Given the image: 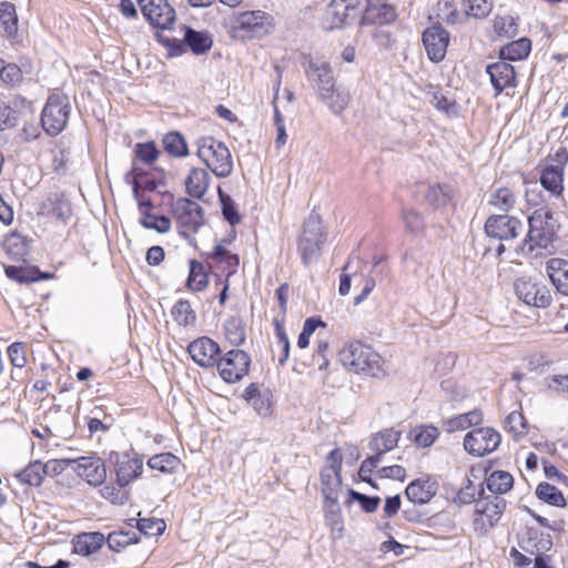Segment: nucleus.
Instances as JSON below:
<instances>
[{"label": "nucleus", "mask_w": 568, "mask_h": 568, "mask_svg": "<svg viewBox=\"0 0 568 568\" xmlns=\"http://www.w3.org/2000/svg\"><path fill=\"white\" fill-rule=\"evenodd\" d=\"M339 361L348 371L373 377L384 376L383 358L371 346L355 341L339 352Z\"/></svg>", "instance_id": "obj_1"}, {"label": "nucleus", "mask_w": 568, "mask_h": 568, "mask_svg": "<svg viewBox=\"0 0 568 568\" xmlns=\"http://www.w3.org/2000/svg\"><path fill=\"white\" fill-rule=\"evenodd\" d=\"M197 156L217 178H227L233 172L232 155L227 146L213 136L197 141Z\"/></svg>", "instance_id": "obj_2"}, {"label": "nucleus", "mask_w": 568, "mask_h": 568, "mask_svg": "<svg viewBox=\"0 0 568 568\" xmlns=\"http://www.w3.org/2000/svg\"><path fill=\"white\" fill-rule=\"evenodd\" d=\"M557 229V221L550 210H536L529 217V231L521 250L532 252L536 246L547 248L555 241Z\"/></svg>", "instance_id": "obj_3"}, {"label": "nucleus", "mask_w": 568, "mask_h": 568, "mask_svg": "<svg viewBox=\"0 0 568 568\" xmlns=\"http://www.w3.org/2000/svg\"><path fill=\"white\" fill-rule=\"evenodd\" d=\"M171 214L176 223L178 233L190 243L194 241L191 234L199 232L204 225V210L192 199L179 197L171 204Z\"/></svg>", "instance_id": "obj_4"}, {"label": "nucleus", "mask_w": 568, "mask_h": 568, "mask_svg": "<svg viewBox=\"0 0 568 568\" xmlns=\"http://www.w3.org/2000/svg\"><path fill=\"white\" fill-rule=\"evenodd\" d=\"M183 38H170L158 33V41L169 50L170 57H179L185 53L187 50L195 55L205 54L212 48L213 40L207 32L197 31L191 27H183Z\"/></svg>", "instance_id": "obj_5"}, {"label": "nucleus", "mask_w": 568, "mask_h": 568, "mask_svg": "<svg viewBox=\"0 0 568 568\" xmlns=\"http://www.w3.org/2000/svg\"><path fill=\"white\" fill-rule=\"evenodd\" d=\"M69 97L61 92H53L49 95L41 113V125L45 133L55 136L61 133L70 118Z\"/></svg>", "instance_id": "obj_6"}, {"label": "nucleus", "mask_w": 568, "mask_h": 568, "mask_svg": "<svg viewBox=\"0 0 568 568\" xmlns=\"http://www.w3.org/2000/svg\"><path fill=\"white\" fill-rule=\"evenodd\" d=\"M326 241L322 222L318 215L311 214L303 224V232L298 237V252L304 265L317 261L322 245Z\"/></svg>", "instance_id": "obj_7"}, {"label": "nucleus", "mask_w": 568, "mask_h": 568, "mask_svg": "<svg viewBox=\"0 0 568 568\" xmlns=\"http://www.w3.org/2000/svg\"><path fill=\"white\" fill-rule=\"evenodd\" d=\"M359 14V0H332L322 17V27L327 31L352 24Z\"/></svg>", "instance_id": "obj_8"}, {"label": "nucleus", "mask_w": 568, "mask_h": 568, "mask_svg": "<svg viewBox=\"0 0 568 568\" xmlns=\"http://www.w3.org/2000/svg\"><path fill=\"white\" fill-rule=\"evenodd\" d=\"M514 288L518 300L526 305L547 308L552 303V295L546 284L531 277L523 276L515 281Z\"/></svg>", "instance_id": "obj_9"}, {"label": "nucleus", "mask_w": 568, "mask_h": 568, "mask_svg": "<svg viewBox=\"0 0 568 568\" xmlns=\"http://www.w3.org/2000/svg\"><path fill=\"white\" fill-rule=\"evenodd\" d=\"M479 499L476 503V515L474 525L476 529L487 531L493 528L500 519L506 509V500L500 496H485L481 487L478 493Z\"/></svg>", "instance_id": "obj_10"}, {"label": "nucleus", "mask_w": 568, "mask_h": 568, "mask_svg": "<svg viewBox=\"0 0 568 568\" xmlns=\"http://www.w3.org/2000/svg\"><path fill=\"white\" fill-rule=\"evenodd\" d=\"M250 365V355L236 348L229 351L224 356H220L216 363L220 376L230 384L241 381L248 373Z\"/></svg>", "instance_id": "obj_11"}, {"label": "nucleus", "mask_w": 568, "mask_h": 568, "mask_svg": "<svg viewBox=\"0 0 568 568\" xmlns=\"http://www.w3.org/2000/svg\"><path fill=\"white\" fill-rule=\"evenodd\" d=\"M501 436L491 427H479L464 437V448L473 456L481 457L495 452L500 445Z\"/></svg>", "instance_id": "obj_12"}, {"label": "nucleus", "mask_w": 568, "mask_h": 568, "mask_svg": "<svg viewBox=\"0 0 568 568\" xmlns=\"http://www.w3.org/2000/svg\"><path fill=\"white\" fill-rule=\"evenodd\" d=\"M272 28L271 16L257 10L241 13L236 19L234 30L243 39H254L268 34Z\"/></svg>", "instance_id": "obj_13"}, {"label": "nucleus", "mask_w": 568, "mask_h": 568, "mask_svg": "<svg viewBox=\"0 0 568 568\" xmlns=\"http://www.w3.org/2000/svg\"><path fill=\"white\" fill-rule=\"evenodd\" d=\"M487 236L499 241L516 239L524 230V225L516 216L507 214L490 215L484 226Z\"/></svg>", "instance_id": "obj_14"}, {"label": "nucleus", "mask_w": 568, "mask_h": 568, "mask_svg": "<svg viewBox=\"0 0 568 568\" xmlns=\"http://www.w3.org/2000/svg\"><path fill=\"white\" fill-rule=\"evenodd\" d=\"M143 17L155 28L170 29L175 22L174 8L168 0H136Z\"/></svg>", "instance_id": "obj_15"}, {"label": "nucleus", "mask_w": 568, "mask_h": 568, "mask_svg": "<svg viewBox=\"0 0 568 568\" xmlns=\"http://www.w3.org/2000/svg\"><path fill=\"white\" fill-rule=\"evenodd\" d=\"M449 40V32L438 23L424 30L422 42L432 62L439 63L445 59Z\"/></svg>", "instance_id": "obj_16"}, {"label": "nucleus", "mask_w": 568, "mask_h": 568, "mask_svg": "<svg viewBox=\"0 0 568 568\" xmlns=\"http://www.w3.org/2000/svg\"><path fill=\"white\" fill-rule=\"evenodd\" d=\"M187 352L197 365L210 368L216 366L221 348L213 339L203 336L191 342Z\"/></svg>", "instance_id": "obj_17"}, {"label": "nucleus", "mask_w": 568, "mask_h": 568, "mask_svg": "<svg viewBox=\"0 0 568 568\" xmlns=\"http://www.w3.org/2000/svg\"><path fill=\"white\" fill-rule=\"evenodd\" d=\"M143 470V459L134 454L130 456L128 454L119 455L115 454V475L116 484L120 488H124L132 480L138 478Z\"/></svg>", "instance_id": "obj_18"}, {"label": "nucleus", "mask_w": 568, "mask_h": 568, "mask_svg": "<svg viewBox=\"0 0 568 568\" xmlns=\"http://www.w3.org/2000/svg\"><path fill=\"white\" fill-rule=\"evenodd\" d=\"M306 77L318 95L328 94V90L335 85L329 64L321 60H311L306 69Z\"/></svg>", "instance_id": "obj_19"}, {"label": "nucleus", "mask_w": 568, "mask_h": 568, "mask_svg": "<svg viewBox=\"0 0 568 568\" xmlns=\"http://www.w3.org/2000/svg\"><path fill=\"white\" fill-rule=\"evenodd\" d=\"M77 466L74 468L78 476L85 479L90 485H101L105 477L106 470L103 462L97 456H81L70 460Z\"/></svg>", "instance_id": "obj_20"}, {"label": "nucleus", "mask_w": 568, "mask_h": 568, "mask_svg": "<svg viewBox=\"0 0 568 568\" xmlns=\"http://www.w3.org/2000/svg\"><path fill=\"white\" fill-rule=\"evenodd\" d=\"M486 72L489 75L496 95L500 94L507 88H515L517 85L515 69L506 60L500 59L498 62L488 64Z\"/></svg>", "instance_id": "obj_21"}, {"label": "nucleus", "mask_w": 568, "mask_h": 568, "mask_svg": "<svg viewBox=\"0 0 568 568\" xmlns=\"http://www.w3.org/2000/svg\"><path fill=\"white\" fill-rule=\"evenodd\" d=\"M375 0H367L366 9L362 17V24H389L397 18L396 8L386 2H374Z\"/></svg>", "instance_id": "obj_22"}, {"label": "nucleus", "mask_w": 568, "mask_h": 568, "mask_svg": "<svg viewBox=\"0 0 568 568\" xmlns=\"http://www.w3.org/2000/svg\"><path fill=\"white\" fill-rule=\"evenodd\" d=\"M438 483L436 479L426 477L417 478L408 484L405 496L413 504L425 505L437 494Z\"/></svg>", "instance_id": "obj_23"}, {"label": "nucleus", "mask_w": 568, "mask_h": 568, "mask_svg": "<svg viewBox=\"0 0 568 568\" xmlns=\"http://www.w3.org/2000/svg\"><path fill=\"white\" fill-rule=\"evenodd\" d=\"M42 213L50 214L57 220L67 223L72 216V206L63 193L55 192L48 195L41 204Z\"/></svg>", "instance_id": "obj_24"}, {"label": "nucleus", "mask_w": 568, "mask_h": 568, "mask_svg": "<svg viewBox=\"0 0 568 568\" xmlns=\"http://www.w3.org/2000/svg\"><path fill=\"white\" fill-rule=\"evenodd\" d=\"M546 273L557 293L568 296V261L559 257L548 260Z\"/></svg>", "instance_id": "obj_25"}, {"label": "nucleus", "mask_w": 568, "mask_h": 568, "mask_svg": "<svg viewBox=\"0 0 568 568\" xmlns=\"http://www.w3.org/2000/svg\"><path fill=\"white\" fill-rule=\"evenodd\" d=\"M322 494L328 507L337 505L338 490L342 486L341 471L332 467H324L321 471Z\"/></svg>", "instance_id": "obj_26"}, {"label": "nucleus", "mask_w": 568, "mask_h": 568, "mask_svg": "<svg viewBox=\"0 0 568 568\" xmlns=\"http://www.w3.org/2000/svg\"><path fill=\"white\" fill-rule=\"evenodd\" d=\"M211 176L206 169L193 168L185 179V191L193 199H202L206 193Z\"/></svg>", "instance_id": "obj_27"}, {"label": "nucleus", "mask_w": 568, "mask_h": 568, "mask_svg": "<svg viewBox=\"0 0 568 568\" xmlns=\"http://www.w3.org/2000/svg\"><path fill=\"white\" fill-rule=\"evenodd\" d=\"M4 272L10 280L20 284H31L51 277L49 273L41 272L37 266L8 265Z\"/></svg>", "instance_id": "obj_28"}, {"label": "nucleus", "mask_w": 568, "mask_h": 568, "mask_svg": "<svg viewBox=\"0 0 568 568\" xmlns=\"http://www.w3.org/2000/svg\"><path fill=\"white\" fill-rule=\"evenodd\" d=\"M105 541L102 532H84L73 540V552L81 556H90L100 550Z\"/></svg>", "instance_id": "obj_29"}, {"label": "nucleus", "mask_w": 568, "mask_h": 568, "mask_svg": "<svg viewBox=\"0 0 568 568\" xmlns=\"http://www.w3.org/2000/svg\"><path fill=\"white\" fill-rule=\"evenodd\" d=\"M399 439L400 432L395 430L394 428H386L372 435L368 443V448L371 450H382L388 453L397 446Z\"/></svg>", "instance_id": "obj_30"}, {"label": "nucleus", "mask_w": 568, "mask_h": 568, "mask_svg": "<svg viewBox=\"0 0 568 568\" xmlns=\"http://www.w3.org/2000/svg\"><path fill=\"white\" fill-rule=\"evenodd\" d=\"M531 51V42L528 38H520L504 45L499 51V58L506 61L525 59Z\"/></svg>", "instance_id": "obj_31"}, {"label": "nucleus", "mask_w": 568, "mask_h": 568, "mask_svg": "<svg viewBox=\"0 0 568 568\" xmlns=\"http://www.w3.org/2000/svg\"><path fill=\"white\" fill-rule=\"evenodd\" d=\"M453 196L454 190L450 185L438 183L428 186L425 200L430 206L439 209L446 206L452 201Z\"/></svg>", "instance_id": "obj_32"}, {"label": "nucleus", "mask_w": 568, "mask_h": 568, "mask_svg": "<svg viewBox=\"0 0 568 568\" xmlns=\"http://www.w3.org/2000/svg\"><path fill=\"white\" fill-rule=\"evenodd\" d=\"M483 422V414L479 409H473L465 414H459L445 422L448 433L464 430L471 426L479 425Z\"/></svg>", "instance_id": "obj_33"}, {"label": "nucleus", "mask_w": 568, "mask_h": 568, "mask_svg": "<svg viewBox=\"0 0 568 568\" xmlns=\"http://www.w3.org/2000/svg\"><path fill=\"white\" fill-rule=\"evenodd\" d=\"M146 465L162 474H174L181 466V459L172 453H161L152 456Z\"/></svg>", "instance_id": "obj_34"}, {"label": "nucleus", "mask_w": 568, "mask_h": 568, "mask_svg": "<svg viewBox=\"0 0 568 568\" xmlns=\"http://www.w3.org/2000/svg\"><path fill=\"white\" fill-rule=\"evenodd\" d=\"M6 252L14 261H24L29 254V240L19 233H12L3 242Z\"/></svg>", "instance_id": "obj_35"}, {"label": "nucleus", "mask_w": 568, "mask_h": 568, "mask_svg": "<svg viewBox=\"0 0 568 568\" xmlns=\"http://www.w3.org/2000/svg\"><path fill=\"white\" fill-rule=\"evenodd\" d=\"M564 172L546 165L540 174L541 186L549 191L552 195L559 196L564 190Z\"/></svg>", "instance_id": "obj_36"}, {"label": "nucleus", "mask_w": 568, "mask_h": 568, "mask_svg": "<svg viewBox=\"0 0 568 568\" xmlns=\"http://www.w3.org/2000/svg\"><path fill=\"white\" fill-rule=\"evenodd\" d=\"M514 478L508 471L495 470L486 478V487L489 491L503 495L513 488Z\"/></svg>", "instance_id": "obj_37"}, {"label": "nucleus", "mask_w": 568, "mask_h": 568, "mask_svg": "<svg viewBox=\"0 0 568 568\" xmlns=\"http://www.w3.org/2000/svg\"><path fill=\"white\" fill-rule=\"evenodd\" d=\"M0 23L8 38H14L18 32V14L16 6L9 1L0 2Z\"/></svg>", "instance_id": "obj_38"}, {"label": "nucleus", "mask_w": 568, "mask_h": 568, "mask_svg": "<svg viewBox=\"0 0 568 568\" xmlns=\"http://www.w3.org/2000/svg\"><path fill=\"white\" fill-rule=\"evenodd\" d=\"M536 497L555 507H565L567 505L562 493L554 485L542 481L538 484L535 490Z\"/></svg>", "instance_id": "obj_39"}, {"label": "nucleus", "mask_w": 568, "mask_h": 568, "mask_svg": "<svg viewBox=\"0 0 568 568\" xmlns=\"http://www.w3.org/2000/svg\"><path fill=\"white\" fill-rule=\"evenodd\" d=\"M318 98L334 114H341L347 108L349 102V93L345 90L335 88V85L328 90V94L318 95Z\"/></svg>", "instance_id": "obj_40"}, {"label": "nucleus", "mask_w": 568, "mask_h": 568, "mask_svg": "<svg viewBox=\"0 0 568 568\" xmlns=\"http://www.w3.org/2000/svg\"><path fill=\"white\" fill-rule=\"evenodd\" d=\"M225 336L227 341L234 345L240 346L245 342V323L239 316H232L224 323Z\"/></svg>", "instance_id": "obj_41"}, {"label": "nucleus", "mask_w": 568, "mask_h": 568, "mask_svg": "<svg viewBox=\"0 0 568 568\" xmlns=\"http://www.w3.org/2000/svg\"><path fill=\"white\" fill-rule=\"evenodd\" d=\"M164 150L174 158L187 155V144L180 132L173 131L164 135L162 140Z\"/></svg>", "instance_id": "obj_42"}, {"label": "nucleus", "mask_w": 568, "mask_h": 568, "mask_svg": "<svg viewBox=\"0 0 568 568\" xmlns=\"http://www.w3.org/2000/svg\"><path fill=\"white\" fill-rule=\"evenodd\" d=\"M187 287L192 291L200 292L209 284V276L202 263L190 261V272L187 277Z\"/></svg>", "instance_id": "obj_43"}, {"label": "nucleus", "mask_w": 568, "mask_h": 568, "mask_svg": "<svg viewBox=\"0 0 568 568\" xmlns=\"http://www.w3.org/2000/svg\"><path fill=\"white\" fill-rule=\"evenodd\" d=\"M17 477L23 484H28L34 487L40 486L45 477L43 463L40 460L30 463L22 471L17 475Z\"/></svg>", "instance_id": "obj_44"}, {"label": "nucleus", "mask_w": 568, "mask_h": 568, "mask_svg": "<svg viewBox=\"0 0 568 568\" xmlns=\"http://www.w3.org/2000/svg\"><path fill=\"white\" fill-rule=\"evenodd\" d=\"M173 320L181 326L193 325L196 321V314L186 300H179L171 311Z\"/></svg>", "instance_id": "obj_45"}, {"label": "nucleus", "mask_w": 568, "mask_h": 568, "mask_svg": "<svg viewBox=\"0 0 568 568\" xmlns=\"http://www.w3.org/2000/svg\"><path fill=\"white\" fill-rule=\"evenodd\" d=\"M516 203L515 194L508 187H498L490 193L488 204L496 209L508 212Z\"/></svg>", "instance_id": "obj_46"}, {"label": "nucleus", "mask_w": 568, "mask_h": 568, "mask_svg": "<svg viewBox=\"0 0 568 568\" xmlns=\"http://www.w3.org/2000/svg\"><path fill=\"white\" fill-rule=\"evenodd\" d=\"M108 546L113 551H121L125 547L138 542V537L134 531H112L106 537Z\"/></svg>", "instance_id": "obj_47"}, {"label": "nucleus", "mask_w": 568, "mask_h": 568, "mask_svg": "<svg viewBox=\"0 0 568 568\" xmlns=\"http://www.w3.org/2000/svg\"><path fill=\"white\" fill-rule=\"evenodd\" d=\"M413 440L418 447H429L439 436V430L432 425H422L412 430Z\"/></svg>", "instance_id": "obj_48"}, {"label": "nucleus", "mask_w": 568, "mask_h": 568, "mask_svg": "<svg viewBox=\"0 0 568 568\" xmlns=\"http://www.w3.org/2000/svg\"><path fill=\"white\" fill-rule=\"evenodd\" d=\"M140 223L148 230H154L158 233L164 234L171 230V220L165 215H154L150 212H142Z\"/></svg>", "instance_id": "obj_49"}, {"label": "nucleus", "mask_w": 568, "mask_h": 568, "mask_svg": "<svg viewBox=\"0 0 568 568\" xmlns=\"http://www.w3.org/2000/svg\"><path fill=\"white\" fill-rule=\"evenodd\" d=\"M217 196L222 207L224 219L231 224L240 223L241 216L237 212L236 204L233 199L226 194L221 187L217 189Z\"/></svg>", "instance_id": "obj_50"}, {"label": "nucleus", "mask_w": 568, "mask_h": 568, "mask_svg": "<svg viewBox=\"0 0 568 568\" xmlns=\"http://www.w3.org/2000/svg\"><path fill=\"white\" fill-rule=\"evenodd\" d=\"M375 454L367 457L365 460L362 462L359 469H358V476L361 480L371 485L374 489H378L377 484L373 480L372 477H366V473H372L378 464L382 462L383 456L386 454V452L382 450H373Z\"/></svg>", "instance_id": "obj_51"}, {"label": "nucleus", "mask_w": 568, "mask_h": 568, "mask_svg": "<svg viewBox=\"0 0 568 568\" xmlns=\"http://www.w3.org/2000/svg\"><path fill=\"white\" fill-rule=\"evenodd\" d=\"M133 153V160L140 161L148 165L154 163L160 154L156 144L153 141L145 143H136Z\"/></svg>", "instance_id": "obj_52"}, {"label": "nucleus", "mask_w": 568, "mask_h": 568, "mask_svg": "<svg viewBox=\"0 0 568 568\" xmlns=\"http://www.w3.org/2000/svg\"><path fill=\"white\" fill-rule=\"evenodd\" d=\"M0 79L7 85L14 87L22 81V71L18 64L7 63L0 59Z\"/></svg>", "instance_id": "obj_53"}, {"label": "nucleus", "mask_w": 568, "mask_h": 568, "mask_svg": "<svg viewBox=\"0 0 568 568\" xmlns=\"http://www.w3.org/2000/svg\"><path fill=\"white\" fill-rule=\"evenodd\" d=\"M464 9L467 16L474 18H485L493 10V0H466Z\"/></svg>", "instance_id": "obj_54"}, {"label": "nucleus", "mask_w": 568, "mask_h": 568, "mask_svg": "<svg viewBox=\"0 0 568 568\" xmlns=\"http://www.w3.org/2000/svg\"><path fill=\"white\" fill-rule=\"evenodd\" d=\"M136 528L145 536H159L165 530V523L159 518H141L136 520Z\"/></svg>", "instance_id": "obj_55"}, {"label": "nucleus", "mask_w": 568, "mask_h": 568, "mask_svg": "<svg viewBox=\"0 0 568 568\" xmlns=\"http://www.w3.org/2000/svg\"><path fill=\"white\" fill-rule=\"evenodd\" d=\"M10 363L16 368H23L27 364V344L14 342L7 349Z\"/></svg>", "instance_id": "obj_56"}, {"label": "nucleus", "mask_w": 568, "mask_h": 568, "mask_svg": "<svg viewBox=\"0 0 568 568\" xmlns=\"http://www.w3.org/2000/svg\"><path fill=\"white\" fill-rule=\"evenodd\" d=\"M348 496L351 500L357 501L361 505V508L367 514L376 511L381 503V498L378 496H367L354 489L348 490Z\"/></svg>", "instance_id": "obj_57"}, {"label": "nucleus", "mask_w": 568, "mask_h": 568, "mask_svg": "<svg viewBox=\"0 0 568 568\" xmlns=\"http://www.w3.org/2000/svg\"><path fill=\"white\" fill-rule=\"evenodd\" d=\"M494 30L500 37H514L517 33V24L511 16L496 17Z\"/></svg>", "instance_id": "obj_58"}, {"label": "nucleus", "mask_w": 568, "mask_h": 568, "mask_svg": "<svg viewBox=\"0 0 568 568\" xmlns=\"http://www.w3.org/2000/svg\"><path fill=\"white\" fill-rule=\"evenodd\" d=\"M505 428L515 435L527 433V425L524 415L517 410L511 412L505 419Z\"/></svg>", "instance_id": "obj_59"}, {"label": "nucleus", "mask_w": 568, "mask_h": 568, "mask_svg": "<svg viewBox=\"0 0 568 568\" xmlns=\"http://www.w3.org/2000/svg\"><path fill=\"white\" fill-rule=\"evenodd\" d=\"M403 221L409 233L417 234L424 229V220L415 210H403Z\"/></svg>", "instance_id": "obj_60"}, {"label": "nucleus", "mask_w": 568, "mask_h": 568, "mask_svg": "<svg viewBox=\"0 0 568 568\" xmlns=\"http://www.w3.org/2000/svg\"><path fill=\"white\" fill-rule=\"evenodd\" d=\"M430 103L438 111L445 112L447 114L453 112L456 106V102L444 95L439 90L433 92Z\"/></svg>", "instance_id": "obj_61"}, {"label": "nucleus", "mask_w": 568, "mask_h": 568, "mask_svg": "<svg viewBox=\"0 0 568 568\" xmlns=\"http://www.w3.org/2000/svg\"><path fill=\"white\" fill-rule=\"evenodd\" d=\"M101 495L103 498L110 500L114 505H123L128 499L125 491H123L120 487L116 488L111 485L104 486L101 489Z\"/></svg>", "instance_id": "obj_62"}, {"label": "nucleus", "mask_w": 568, "mask_h": 568, "mask_svg": "<svg viewBox=\"0 0 568 568\" xmlns=\"http://www.w3.org/2000/svg\"><path fill=\"white\" fill-rule=\"evenodd\" d=\"M377 475L379 478H389L399 481H404L406 478V470L403 466L392 465L385 466L378 469Z\"/></svg>", "instance_id": "obj_63"}, {"label": "nucleus", "mask_w": 568, "mask_h": 568, "mask_svg": "<svg viewBox=\"0 0 568 568\" xmlns=\"http://www.w3.org/2000/svg\"><path fill=\"white\" fill-rule=\"evenodd\" d=\"M132 191L135 199L140 195L141 180L148 176V172L138 165L135 160L132 161Z\"/></svg>", "instance_id": "obj_64"}]
</instances>
